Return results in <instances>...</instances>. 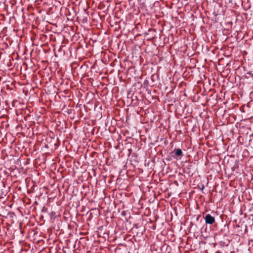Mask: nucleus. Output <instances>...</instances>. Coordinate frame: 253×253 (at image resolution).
Masks as SVG:
<instances>
[{
    "mask_svg": "<svg viewBox=\"0 0 253 253\" xmlns=\"http://www.w3.org/2000/svg\"><path fill=\"white\" fill-rule=\"evenodd\" d=\"M155 159H144L143 163L145 167L148 169H152L155 165Z\"/></svg>",
    "mask_w": 253,
    "mask_h": 253,
    "instance_id": "1",
    "label": "nucleus"
},
{
    "mask_svg": "<svg viewBox=\"0 0 253 253\" xmlns=\"http://www.w3.org/2000/svg\"><path fill=\"white\" fill-rule=\"evenodd\" d=\"M206 224H212L215 222V219L213 216H212L210 214L206 215L204 217Z\"/></svg>",
    "mask_w": 253,
    "mask_h": 253,
    "instance_id": "2",
    "label": "nucleus"
},
{
    "mask_svg": "<svg viewBox=\"0 0 253 253\" xmlns=\"http://www.w3.org/2000/svg\"><path fill=\"white\" fill-rule=\"evenodd\" d=\"M231 162H229V159H227V163H232L234 162L235 164L233 166H231V169L232 171H234L236 169L238 168L239 167V160H234V159H230Z\"/></svg>",
    "mask_w": 253,
    "mask_h": 253,
    "instance_id": "3",
    "label": "nucleus"
},
{
    "mask_svg": "<svg viewBox=\"0 0 253 253\" xmlns=\"http://www.w3.org/2000/svg\"><path fill=\"white\" fill-rule=\"evenodd\" d=\"M171 156L172 157H180L182 155V151L179 148H175L173 151L171 152Z\"/></svg>",
    "mask_w": 253,
    "mask_h": 253,
    "instance_id": "4",
    "label": "nucleus"
},
{
    "mask_svg": "<svg viewBox=\"0 0 253 253\" xmlns=\"http://www.w3.org/2000/svg\"><path fill=\"white\" fill-rule=\"evenodd\" d=\"M23 160H24V161L23 162V163H24V164H28V163H28V160H29V159H26V161H25V160H26V159H23Z\"/></svg>",
    "mask_w": 253,
    "mask_h": 253,
    "instance_id": "5",
    "label": "nucleus"
},
{
    "mask_svg": "<svg viewBox=\"0 0 253 253\" xmlns=\"http://www.w3.org/2000/svg\"><path fill=\"white\" fill-rule=\"evenodd\" d=\"M132 159H130V160H129V163H130V164H132Z\"/></svg>",
    "mask_w": 253,
    "mask_h": 253,
    "instance_id": "6",
    "label": "nucleus"
},
{
    "mask_svg": "<svg viewBox=\"0 0 253 253\" xmlns=\"http://www.w3.org/2000/svg\"><path fill=\"white\" fill-rule=\"evenodd\" d=\"M209 163V161H208V160H207V162L205 163V164L208 165Z\"/></svg>",
    "mask_w": 253,
    "mask_h": 253,
    "instance_id": "7",
    "label": "nucleus"
},
{
    "mask_svg": "<svg viewBox=\"0 0 253 253\" xmlns=\"http://www.w3.org/2000/svg\"><path fill=\"white\" fill-rule=\"evenodd\" d=\"M214 163L215 164V165H217V162L216 161H214Z\"/></svg>",
    "mask_w": 253,
    "mask_h": 253,
    "instance_id": "8",
    "label": "nucleus"
},
{
    "mask_svg": "<svg viewBox=\"0 0 253 253\" xmlns=\"http://www.w3.org/2000/svg\"><path fill=\"white\" fill-rule=\"evenodd\" d=\"M128 159L127 160V162H126V164H128Z\"/></svg>",
    "mask_w": 253,
    "mask_h": 253,
    "instance_id": "9",
    "label": "nucleus"
},
{
    "mask_svg": "<svg viewBox=\"0 0 253 253\" xmlns=\"http://www.w3.org/2000/svg\"><path fill=\"white\" fill-rule=\"evenodd\" d=\"M133 161H134V162H137V161L135 160V159H133Z\"/></svg>",
    "mask_w": 253,
    "mask_h": 253,
    "instance_id": "10",
    "label": "nucleus"
},
{
    "mask_svg": "<svg viewBox=\"0 0 253 253\" xmlns=\"http://www.w3.org/2000/svg\"><path fill=\"white\" fill-rule=\"evenodd\" d=\"M107 159H105V162H106V163H107V162H106V161H107Z\"/></svg>",
    "mask_w": 253,
    "mask_h": 253,
    "instance_id": "11",
    "label": "nucleus"
},
{
    "mask_svg": "<svg viewBox=\"0 0 253 253\" xmlns=\"http://www.w3.org/2000/svg\"><path fill=\"white\" fill-rule=\"evenodd\" d=\"M166 160H168V161H169V160H170V159H166Z\"/></svg>",
    "mask_w": 253,
    "mask_h": 253,
    "instance_id": "12",
    "label": "nucleus"
},
{
    "mask_svg": "<svg viewBox=\"0 0 253 253\" xmlns=\"http://www.w3.org/2000/svg\"><path fill=\"white\" fill-rule=\"evenodd\" d=\"M44 207L43 208V209H42V211H44Z\"/></svg>",
    "mask_w": 253,
    "mask_h": 253,
    "instance_id": "13",
    "label": "nucleus"
}]
</instances>
